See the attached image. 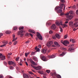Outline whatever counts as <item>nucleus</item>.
Masks as SVG:
<instances>
[{
    "label": "nucleus",
    "mask_w": 78,
    "mask_h": 78,
    "mask_svg": "<svg viewBox=\"0 0 78 78\" xmlns=\"http://www.w3.org/2000/svg\"><path fill=\"white\" fill-rule=\"evenodd\" d=\"M46 72L48 73H50V70H46Z\"/></svg>",
    "instance_id": "c9c22d12"
},
{
    "label": "nucleus",
    "mask_w": 78,
    "mask_h": 78,
    "mask_svg": "<svg viewBox=\"0 0 78 78\" xmlns=\"http://www.w3.org/2000/svg\"><path fill=\"white\" fill-rule=\"evenodd\" d=\"M61 43H62V44H64V41H62V40H61Z\"/></svg>",
    "instance_id": "37998d69"
},
{
    "label": "nucleus",
    "mask_w": 78,
    "mask_h": 78,
    "mask_svg": "<svg viewBox=\"0 0 78 78\" xmlns=\"http://www.w3.org/2000/svg\"><path fill=\"white\" fill-rule=\"evenodd\" d=\"M3 44H4L6 45V44H8V41H5L3 42Z\"/></svg>",
    "instance_id": "7c9ffc66"
},
{
    "label": "nucleus",
    "mask_w": 78,
    "mask_h": 78,
    "mask_svg": "<svg viewBox=\"0 0 78 78\" xmlns=\"http://www.w3.org/2000/svg\"><path fill=\"white\" fill-rule=\"evenodd\" d=\"M1 60H5V59H6V57H5V56H3L1 58Z\"/></svg>",
    "instance_id": "393cba45"
},
{
    "label": "nucleus",
    "mask_w": 78,
    "mask_h": 78,
    "mask_svg": "<svg viewBox=\"0 0 78 78\" xmlns=\"http://www.w3.org/2000/svg\"><path fill=\"white\" fill-rule=\"evenodd\" d=\"M51 28L53 30H55L56 29V26L55 24H53L51 27Z\"/></svg>",
    "instance_id": "9b49d317"
},
{
    "label": "nucleus",
    "mask_w": 78,
    "mask_h": 78,
    "mask_svg": "<svg viewBox=\"0 0 78 78\" xmlns=\"http://www.w3.org/2000/svg\"><path fill=\"white\" fill-rule=\"evenodd\" d=\"M8 63L9 65H12V63H13V62L9 61Z\"/></svg>",
    "instance_id": "bb28decb"
},
{
    "label": "nucleus",
    "mask_w": 78,
    "mask_h": 78,
    "mask_svg": "<svg viewBox=\"0 0 78 78\" xmlns=\"http://www.w3.org/2000/svg\"><path fill=\"white\" fill-rule=\"evenodd\" d=\"M69 44V42L67 41H64V45L65 44Z\"/></svg>",
    "instance_id": "5701e85b"
},
{
    "label": "nucleus",
    "mask_w": 78,
    "mask_h": 78,
    "mask_svg": "<svg viewBox=\"0 0 78 78\" xmlns=\"http://www.w3.org/2000/svg\"><path fill=\"white\" fill-rule=\"evenodd\" d=\"M64 37H65V39H66V38L67 37V36L66 35H65Z\"/></svg>",
    "instance_id": "338daca9"
},
{
    "label": "nucleus",
    "mask_w": 78,
    "mask_h": 78,
    "mask_svg": "<svg viewBox=\"0 0 78 78\" xmlns=\"http://www.w3.org/2000/svg\"><path fill=\"white\" fill-rule=\"evenodd\" d=\"M4 64H5V65H6V64H7V63L6 62H4Z\"/></svg>",
    "instance_id": "bf43d9fd"
},
{
    "label": "nucleus",
    "mask_w": 78,
    "mask_h": 78,
    "mask_svg": "<svg viewBox=\"0 0 78 78\" xmlns=\"http://www.w3.org/2000/svg\"><path fill=\"white\" fill-rule=\"evenodd\" d=\"M74 46V44H72L71 45V47H73Z\"/></svg>",
    "instance_id": "774afa93"
},
{
    "label": "nucleus",
    "mask_w": 78,
    "mask_h": 78,
    "mask_svg": "<svg viewBox=\"0 0 78 78\" xmlns=\"http://www.w3.org/2000/svg\"><path fill=\"white\" fill-rule=\"evenodd\" d=\"M37 36L38 37V39H40V40H42V36L41 35V34L38 32H37Z\"/></svg>",
    "instance_id": "7ed1b4c3"
},
{
    "label": "nucleus",
    "mask_w": 78,
    "mask_h": 78,
    "mask_svg": "<svg viewBox=\"0 0 78 78\" xmlns=\"http://www.w3.org/2000/svg\"><path fill=\"white\" fill-rule=\"evenodd\" d=\"M13 66H14V67H16V63H15V62H13L12 64Z\"/></svg>",
    "instance_id": "f704fd0d"
},
{
    "label": "nucleus",
    "mask_w": 78,
    "mask_h": 78,
    "mask_svg": "<svg viewBox=\"0 0 78 78\" xmlns=\"http://www.w3.org/2000/svg\"><path fill=\"white\" fill-rule=\"evenodd\" d=\"M52 44H53V41H49L47 44V45L48 47H50L51 45Z\"/></svg>",
    "instance_id": "1a4fd4ad"
},
{
    "label": "nucleus",
    "mask_w": 78,
    "mask_h": 78,
    "mask_svg": "<svg viewBox=\"0 0 78 78\" xmlns=\"http://www.w3.org/2000/svg\"><path fill=\"white\" fill-rule=\"evenodd\" d=\"M63 48V50H65V51L67 50V49L65 48Z\"/></svg>",
    "instance_id": "e2e57ef3"
},
{
    "label": "nucleus",
    "mask_w": 78,
    "mask_h": 78,
    "mask_svg": "<svg viewBox=\"0 0 78 78\" xmlns=\"http://www.w3.org/2000/svg\"><path fill=\"white\" fill-rule=\"evenodd\" d=\"M75 21H76V22L74 24H73V27H74V26H75V25H77V24H78V19H76L75 20Z\"/></svg>",
    "instance_id": "2eb2a0df"
},
{
    "label": "nucleus",
    "mask_w": 78,
    "mask_h": 78,
    "mask_svg": "<svg viewBox=\"0 0 78 78\" xmlns=\"http://www.w3.org/2000/svg\"><path fill=\"white\" fill-rule=\"evenodd\" d=\"M76 8V6H75V5H74L72 7V8L73 9H75Z\"/></svg>",
    "instance_id": "8fccbe9b"
},
{
    "label": "nucleus",
    "mask_w": 78,
    "mask_h": 78,
    "mask_svg": "<svg viewBox=\"0 0 78 78\" xmlns=\"http://www.w3.org/2000/svg\"><path fill=\"white\" fill-rule=\"evenodd\" d=\"M55 23L57 25H59V23L58 21H56L55 22Z\"/></svg>",
    "instance_id": "473e14b6"
},
{
    "label": "nucleus",
    "mask_w": 78,
    "mask_h": 78,
    "mask_svg": "<svg viewBox=\"0 0 78 78\" xmlns=\"http://www.w3.org/2000/svg\"><path fill=\"white\" fill-rule=\"evenodd\" d=\"M60 9L59 8V6H57L55 8V11H57V10H58V9Z\"/></svg>",
    "instance_id": "cd10ccee"
},
{
    "label": "nucleus",
    "mask_w": 78,
    "mask_h": 78,
    "mask_svg": "<svg viewBox=\"0 0 78 78\" xmlns=\"http://www.w3.org/2000/svg\"><path fill=\"white\" fill-rule=\"evenodd\" d=\"M23 32H24V31L23 30L20 31L18 33V35H20V37H22L23 34Z\"/></svg>",
    "instance_id": "423d86ee"
},
{
    "label": "nucleus",
    "mask_w": 78,
    "mask_h": 78,
    "mask_svg": "<svg viewBox=\"0 0 78 78\" xmlns=\"http://www.w3.org/2000/svg\"><path fill=\"white\" fill-rule=\"evenodd\" d=\"M61 16H63V15H64V13L62 12L60 13Z\"/></svg>",
    "instance_id": "680f3d73"
},
{
    "label": "nucleus",
    "mask_w": 78,
    "mask_h": 78,
    "mask_svg": "<svg viewBox=\"0 0 78 78\" xmlns=\"http://www.w3.org/2000/svg\"><path fill=\"white\" fill-rule=\"evenodd\" d=\"M69 25L70 27H73L74 25L73 24V22H70L69 23Z\"/></svg>",
    "instance_id": "dca6fc26"
},
{
    "label": "nucleus",
    "mask_w": 78,
    "mask_h": 78,
    "mask_svg": "<svg viewBox=\"0 0 78 78\" xmlns=\"http://www.w3.org/2000/svg\"><path fill=\"white\" fill-rule=\"evenodd\" d=\"M62 12V10L61 9H59L57 10V12L58 13H61V12Z\"/></svg>",
    "instance_id": "a878e982"
},
{
    "label": "nucleus",
    "mask_w": 78,
    "mask_h": 78,
    "mask_svg": "<svg viewBox=\"0 0 78 78\" xmlns=\"http://www.w3.org/2000/svg\"><path fill=\"white\" fill-rule=\"evenodd\" d=\"M47 50H45V49H42L41 51L42 53H46V52H47Z\"/></svg>",
    "instance_id": "4468645a"
},
{
    "label": "nucleus",
    "mask_w": 78,
    "mask_h": 78,
    "mask_svg": "<svg viewBox=\"0 0 78 78\" xmlns=\"http://www.w3.org/2000/svg\"><path fill=\"white\" fill-rule=\"evenodd\" d=\"M40 58L43 61H47V58H46V57L45 56L42 55H41L40 56Z\"/></svg>",
    "instance_id": "20e7f679"
},
{
    "label": "nucleus",
    "mask_w": 78,
    "mask_h": 78,
    "mask_svg": "<svg viewBox=\"0 0 78 78\" xmlns=\"http://www.w3.org/2000/svg\"><path fill=\"white\" fill-rule=\"evenodd\" d=\"M68 27V25L65 23L63 24L62 26V28H65V27Z\"/></svg>",
    "instance_id": "a211bd4d"
},
{
    "label": "nucleus",
    "mask_w": 78,
    "mask_h": 78,
    "mask_svg": "<svg viewBox=\"0 0 78 78\" xmlns=\"http://www.w3.org/2000/svg\"><path fill=\"white\" fill-rule=\"evenodd\" d=\"M17 27H14L13 28V30H17Z\"/></svg>",
    "instance_id": "4c0bfd02"
},
{
    "label": "nucleus",
    "mask_w": 78,
    "mask_h": 78,
    "mask_svg": "<svg viewBox=\"0 0 78 78\" xmlns=\"http://www.w3.org/2000/svg\"><path fill=\"white\" fill-rule=\"evenodd\" d=\"M28 55H27V53H26L25 54V56H26V57H27V56H28Z\"/></svg>",
    "instance_id": "052dcab7"
},
{
    "label": "nucleus",
    "mask_w": 78,
    "mask_h": 78,
    "mask_svg": "<svg viewBox=\"0 0 78 78\" xmlns=\"http://www.w3.org/2000/svg\"><path fill=\"white\" fill-rule=\"evenodd\" d=\"M50 74L53 77L54 76H56L57 78H61V75L59 74L57 75V74H56V73L55 72H54L53 73H51Z\"/></svg>",
    "instance_id": "f257e3e1"
},
{
    "label": "nucleus",
    "mask_w": 78,
    "mask_h": 78,
    "mask_svg": "<svg viewBox=\"0 0 78 78\" xmlns=\"http://www.w3.org/2000/svg\"><path fill=\"white\" fill-rule=\"evenodd\" d=\"M68 22H69L68 21H66L65 22V23H66V24L68 23Z\"/></svg>",
    "instance_id": "69168bd1"
},
{
    "label": "nucleus",
    "mask_w": 78,
    "mask_h": 78,
    "mask_svg": "<svg viewBox=\"0 0 78 78\" xmlns=\"http://www.w3.org/2000/svg\"><path fill=\"white\" fill-rule=\"evenodd\" d=\"M29 73H30V75H34V73H32V72H31V71H29Z\"/></svg>",
    "instance_id": "e433bc0d"
},
{
    "label": "nucleus",
    "mask_w": 78,
    "mask_h": 78,
    "mask_svg": "<svg viewBox=\"0 0 78 78\" xmlns=\"http://www.w3.org/2000/svg\"><path fill=\"white\" fill-rule=\"evenodd\" d=\"M34 54H35V52H33L31 53V55H34Z\"/></svg>",
    "instance_id": "49530a36"
},
{
    "label": "nucleus",
    "mask_w": 78,
    "mask_h": 78,
    "mask_svg": "<svg viewBox=\"0 0 78 78\" xmlns=\"http://www.w3.org/2000/svg\"><path fill=\"white\" fill-rule=\"evenodd\" d=\"M56 57V55L55 54H52L51 55H48V57L49 58H55Z\"/></svg>",
    "instance_id": "6e6552de"
},
{
    "label": "nucleus",
    "mask_w": 78,
    "mask_h": 78,
    "mask_svg": "<svg viewBox=\"0 0 78 78\" xmlns=\"http://www.w3.org/2000/svg\"><path fill=\"white\" fill-rule=\"evenodd\" d=\"M23 76L24 78H28V75L25 74H23Z\"/></svg>",
    "instance_id": "aec40b11"
},
{
    "label": "nucleus",
    "mask_w": 78,
    "mask_h": 78,
    "mask_svg": "<svg viewBox=\"0 0 78 78\" xmlns=\"http://www.w3.org/2000/svg\"><path fill=\"white\" fill-rule=\"evenodd\" d=\"M54 44L57 47H60V45L59 44V43L55 41L54 42Z\"/></svg>",
    "instance_id": "f8f14e48"
},
{
    "label": "nucleus",
    "mask_w": 78,
    "mask_h": 78,
    "mask_svg": "<svg viewBox=\"0 0 78 78\" xmlns=\"http://www.w3.org/2000/svg\"><path fill=\"white\" fill-rule=\"evenodd\" d=\"M30 42V41H27L26 42V44H28Z\"/></svg>",
    "instance_id": "0e129e2a"
},
{
    "label": "nucleus",
    "mask_w": 78,
    "mask_h": 78,
    "mask_svg": "<svg viewBox=\"0 0 78 78\" xmlns=\"http://www.w3.org/2000/svg\"><path fill=\"white\" fill-rule=\"evenodd\" d=\"M60 24L61 25H62H62H63L62 24V22H60Z\"/></svg>",
    "instance_id": "6e6d98bb"
},
{
    "label": "nucleus",
    "mask_w": 78,
    "mask_h": 78,
    "mask_svg": "<svg viewBox=\"0 0 78 78\" xmlns=\"http://www.w3.org/2000/svg\"><path fill=\"white\" fill-rule=\"evenodd\" d=\"M64 55V52H62V54H60V56H63Z\"/></svg>",
    "instance_id": "58836bf2"
},
{
    "label": "nucleus",
    "mask_w": 78,
    "mask_h": 78,
    "mask_svg": "<svg viewBox=\"0 0 78 78\" xmlns=\"http://www.w3.org/2000/svg\"><path fill=\"white\" fill-rule=\"evenodd\" d=\"M29 61L33 65H34V66H37V63H36L34 62V61L32 60V59H31V58H30L29 59Z\"/></svg>",
    "instance_id": "39448f33"
},
{
    "label": "nucleus",
    "mask_w": 78,
    "mask_h": 78,
    "mask_svg": "<svg viewBox=\"0 0 78 78\" xmlns=\"http://www.w3.org/2000/svg\"><path fill=\"white\" fill-rule=\"evenodd\" d=\"M53 33V31L51 30H50L49 32V34H51V33Z\"/></svg>",
    "instance_id": "09e8293b"
},
{
    "label": "nucleus",
    "mask_w": 78,
    "mask_h": 78,
    "mask_svg": "<svg viewBox=\"0 0 78 78\" xmlns=\"http://www.w3.org/2000/svg\"><path fill=\"white\" fill-rule=\"evenodd\" d=\"M55 36L58 39H60V38H61L60 35H59V34H56Z\"/></svg>",
    "instance_id": "b1692460"
},
{
    "label": "nucleus",
    "mask_w": 78,
    "mask_h": 78,
    "mask_svg": "<svg viewBox=\"0 0 78 78\" xmlns=\"http://www.w3.org/2000/svg\"><path fill=\"white\" fill-rule=\"evenodd\" d=\"M69 14V13L67 12L65 14V16H68Z\"/></svg>",
    "instance_id": "4d7b16f0"
},
{
    "label": "nucleus",
    "mask_w": 78,
    "mask_h": 78,
    "mask_svg": "<svg viewBox=\"0 0 78 78\" xmlns=\"http://www.w3.org/2000/svg\"><path fill=\"white\" fill-rule=\"evenodd\" d=\"M67 18H68V19H69L68 20H71L73 18V16L72 15H69L67 16Z\"/></svg>",
    "instance_id": "9d476101"
},
{
    "label": "nucleus",
    "mask_w": 78,
    "mask_h": 78,
    "mask_svg": "<svg viewBox=\"0 0 78 78\" xmlns=\"http://www.w3.org/2000/svg\"><path fill=\"white\" fill-rule=\"evenodd\" d=\"M41 47L42 46L41 45H38V47L39 48H41Z\"/></svg>",
    "instance_id": "3c124183"
},
{
    "label": "nucleus",
    "mask_w": 78,
    "mask_h": 78,
    "mask_svg": "<svg viewBox=\"0 0 78 78\" xmlns=\"http://www.w3.org/2000/svg\"><path fill=\"white\" fill-rule=\"evenodd\" d=\"M59 8H60V9H62V8L64 7V9H63V11H64L65 10V8H66V5H64V4H60L59 6Z\"/></svg>",
    "instance_id": "0eeeda50"
},
{
    "label": "nucleus",
    "mask_w": 78,
    "mask_h": 78,
    "mask_svg": "<svg viewBox=\"0 0 78 78\" xmlns=\"http://www.w3.org/2000/svg\"><path fill=\"white\" fill-rule=\"evenodd\" d=\"M19 57H18L16 58V60L17 61H19Z\"/></svg>",
    "instance_id": "de8ad7c7"
},
{
    "label": "nucleus",
    "mask_w": 78,
    "mask_h": 78,
    "mask_svg": "<svg viewBox=\"0 0 78 78\" xmlns=\"http://www.w3.org/2000/svg\"><path fill=\"white\" fill-rule=\"evenodd\" d=\"M24 28V27H19V30H23Z\"/></svg>",
    "instance_id": "c85d7f7f"
},
{
    "label": "nucleus",
    "mask_w": 78,
    "mask_h": 78,
    "mask_svg": "<svg viewBox=\"0 0 78 78\" xmlns=\"http://www.w3.org/2000/svg\"><path fill=\"white\" fill-rule=\"evenodd\" d=\"M35 49L37 51H40V49L37 48V47L36 46L35 48Z\"/></svg>",
    "instance_id": "412c9836"
},
{
    "label": "nucleus",
    "mask_w": 78,
    "mask_h": 78,
    "mask_svg": "<svg viewBox=\"0 0 78 78\" xmlns=\"http://www.w3.org/2000/svg\"><path fill=\"white\" fill-rule=\"evenodd\" d=\"M64 0H61V2L62 3H64Z\"/></svg>",
    "instance_id": "5fc2aeb1"
},
{
    "label": "nucleus",
    "mask_w": 78,
    "mask_h": 78,
    "mask_svg": "<svg viewBox=\"0 0 78 78\" xmlns=\"http://www.w3.org/2000/svg\"><path fill=\"white\" fill-rule=\"evenodd\" d=\"M69 12L70 15H73V12L72 11H70Z\"/></svg>",
    "instance_id": "c756f323"
},
{
    "label": "nucleus",
    "mask_w": 78,
    "mask_h": 78,
    "mask_svg": "<svg viewBox=\"0 0 78 78\" xmlns=\"http://www.w3.org/2000/svg\"><path fill=\"white\" fill-rule=\"evenodd\" d=\"M5 33L6 34H9L10 33H11V31H7L5 32Z\"/></svg>",
    "instance_id": "2f4dec72"
},
{
    "label": "nucleus",
    "mask_w": 78,
    "mask_h": 78,
    "mask_svg": "<svg viewBox=\"0 0 78 78\" xmlns=\"http://www.w3.org/2000/svg\"><path fill=\"white\" fill-rule=\"evenodd\" d=\"M10 69H14V67L12 66H10L9 67Z\"/></svg>",
    "instance_id": "a18cd8bd"
},
{
    "label": "nucleus",
    "mask_w": 78,
    "mask_h": 78,
    "mask_svg": "<svg viewBox=\"0 0 78 78\" xmlns=\"http://www.w3.org/2000/svg\"><path fill=\"white\" fill-rule=\"evenodd\" d=\"M25 64L26 66H28V63H27V62H25Z\"/></svg>",
    "instance_id": "13d9d810"
},
{
    "label": "nucleus",
    "mask_w": 78,
    "mask_h": 78,
    "mask_svg": "<svg viewBox=\"0 0 78 78\" xmlns=\"http://www.w3.org/2000/svg\"><path fill=\"white\" fill-rule=\"evenodd\" d=\"M33 60L34 61H38V59H37V58L36 57H33Z\"/></svg>",
    "instance_id": "4be33fe9"
},
{
    "label": "nucleus",
    "mask_w": 78,
    "mask_h": 78,
    "mask_svg": "<svg viewBox=\"0 0 78 78\" xmlns=\"http://www.w3.org/2000/svg\"><path fill=\"white\" fill-rule=\"evenodd\" d=\"M0 78H3V76L2 75H0Z\"/></svg>",
    "instance_id": "864d4df0"
},
{
    "label": "nucleus",
    "mask_w": 78,
    "mask_h": 78,
    "mask_svg": "<svg viewBox=\"0 0 78 78\" xmlns=\"http://www.w3.org/2000/svg\"><path fill=\"white\" fill-rule=\"evenodd\" d=\"M3 55L2 53H0V58L3 57Z\"/></svg>",
    "instance_id": "ea45409f"
},
{
    "label": "nucleus",
    "mask_w": 78,
    "mask_h": 78,
    "mask_svg": "<svg viewBox=\"0 0 78 78\" xmlns=\"http://www.w3.org/2000/svg\"><path fill=\"white\" fill-rule=\"evenodd\" d=\"M73 50V48L72 47L68 49V51H71V52Z\"/></svg>",
    "instance_id": "6ab92c4d"
},
{
    "label": "nucleus",
    "mask_w": 78,
    "mask_h": 78,
    "mask_svg": "<svg viewBox=\"0 0 78 78\" xmlns=\"http://www.w3.org/2000/svg\"><path fill=\"white\" fill-rule=\"evenodd\" d=\"M3 35V34L2 33H0V38L1 37V36H2Z\"/></svg>",
    "instance_id": "c03bdc74"
},
{
    "label": "nucleus",
    "mask_w": 78,
    "mask_h": 78,
    "mask_svg": "<svg viewBox=\"0 0 78 78\" xmlns=\"http://www.w3.org/2000/svg\"><path fill=\"white\" fill-rule=\"evenodd\" d=\"M72 42L73 43H75L76 42L75 40L74 39H72Z\"/></svg>",
    "instance_id": "79ce46f5"
},
{
    "label": "nucleus",
    "mask_w": 78,
    "mask_h": 78,
    "mask_svg": "<svg viewBox=\"0 0 78 78\" xmlns=\"http://www.w3.org/2000/svg\"><path fill=\"white\" fill-rule=\"evenodd\" d=\"M31 67H32L33 68H34V69H36V70H41V67L40 66H38L37 67H36L34 66V65H33L32 64H31Z\"/></svg>",
    "instance_id": "f03ea898"
},
{
    "label": "nucleus",
    "mask_w": 78,
    "mask_h": 78,
    "mask_svg": "<svg viewBox=\"0 0 78 78\" xmlns=\"http://www.w3.org/2000/svg\"><path fill=\"white\" fill-rule=\"evenodd\" d=\"M29 32H30V33H34V34H35V31L32 30H29Z\"/></svg>",
    "instance_id": "f3484780"
},
{
    "label": "nucleus",
    "mask_w": 78,
    "mask_h": 78,
    "mask_svg": "<svg viewBox=\"0 0 78 78\" xmlns=\"http://www.w3.org/2000/svg\"><path fill=\"white\" fill-rule=\"evenodd\" d=\"M29 35H30L31 36V37H33V36L32 34L31 33H29Z\"/></svg>",
    "instance_id": "603ef678"
},
{
    "label": "nucleus",
    "mask_w": 78,
    "mask_h": 78,
    "mask_svg": "<svg viewBox=\"0 0 78 78\" xmlns=\"http://www.w3.org/2000/svg\"><path fill=\"white\" fill-rule=\"evenodd\" d=\"M13 40H12V42H14V41H15L17 39V38L16 37L15 38V35H13Z\"/></svg>",
    "instance_id": "ddd939ff"
},
{
    "label": "nucleus",
    "mask_w": 78,
    "mask_h": 78,
    "mask_svg": "<svg viewBox=\"0 0 78 78\" xmlns=\"http://www.w3.org/2000/svg\"><path fill=\"white\" fill-rule=\"evenodd\" d=\"M5 46H6L5 44H4L0 46L1 47H5Z\"/></svg>",
    "instance_id": "a19ab883"
},
{
    "label": "nucleus",
    "mask_w": 78,
    "mask_h": 78,
    "mask_svg": "<svg viewBox=\"0 0 78 78\" xmlns=\"http://www.w3.org/2000/svg\"><path fill=\"white\" fill-rule=\"evenodd\" d=\"M14 42H15L13 44H14V45H16L17 44V41H14Z\"/></svg>",
    "instance_id": "72a5a7b5"
}]
</instances>
